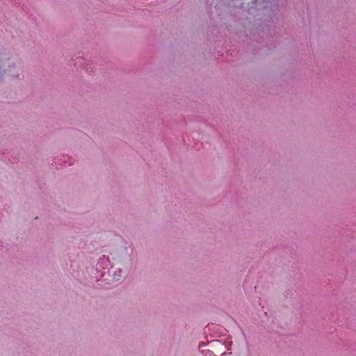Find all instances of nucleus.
I'll return each mask as SVG.
<instances>
[{
    "mask_svg": "<svg viewBox=\"0 0 356 356\" xmlns=\"http://www.w3.org/2000/svg\"><path fill=\"white\" fill-rule=\"evenodd\" d=\"M16 56L10 51L0 48V76L8 74L11 78H18L20 69L16 66Z\"/></svg>",
    "mask_w": 356,
    "mask_h": 356,
    "instance_id": "obj_1",
    "label": "nucleus"
}]
</instances>
